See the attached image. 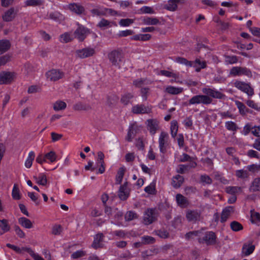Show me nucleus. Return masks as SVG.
<instances>
[{
	"mask_svg": "<svg viewBox=\"0 0 260 260\" xmlns=\"http://www.w3.org/2000/svg\"><path fill=\"white\" fill-rule=\"evenodd\" d=\"M185 0H169L164 6L165 9L170 11H175L177 10L179 4H183Z\"/></svg>",
	"mask_w": 260,
	"mask_h": 260,
	"instance_id": "nucleus-12",
	"label": "nucleus"
},
{
	"mask_svg": "<svg viewBox=\"0 0 260 260\" xmlns=\"http://www.w3.org/2000/svg\"><path fill=\"white\" fill-rule=\"evenodd\" d=\"M67 7L71 11L78 15L84 14L85 11L84 7L79 3H71Z\"/></svg>",
	"mask_w": 260,
	"mask_h": 260,
	"instance_id": "nucleus-10",
	"label": "nucleus"
},
{
	"mask_svg": "<svg viewBox=\"0 0 260 260\" xmlns=\"http://www.w3.org/2000/svg\"><path fill=\"white\" fill-rule=\"evenodd\" d=\"M234 86L241 91L246 93L249 96L254 94V90L251 87L250 83L243 81L236 80L233 83Z\"/></svg>",
	"mask_w": 260,
	"mask_h": 260,
	"instance_id": "nucleus-4",
	"label": "nucleus"
},
{
	"mask_svg": "<svg viewBox=\"0 0 260 260\" xmlns=\"http://www.w3.org/2000/svg\"><path fill=\"white\" fill-rule=\"evenodd\" d=\"M113 25H116L113 22L110 21L105 18H102L97 24V26L103 29H106L111 27Z\"/></svg>",
	"mask_w": 260,
	"mask_h": 260,
	"instance_id": "nucleus-26",
	"label": "nucleus"
},
{
	"mask_svg": "<svg viewBox=\"0 0 260 260\" xmlns=\"http://www.w3.org/2000/svg\"><path fill=\"white\" fill-rule=\"evenodd\" d=\"M255 248L254 245L251 244H244L242 247V253L245 256L251 254Z\"/></svg>",
	"mask_w": 260,
	"mask_h": 260,
	"instance_id": "nucleus-28",
	"label": "nucleus"
},
{
	"mask_svg": "<svg viewBox=\"0 0 260 260\" xmlns=\"http://www.w3.org/2000/svg\"><path fill=\"white\" fill-rule=\"evenodd\" d=\"M45 157L49 160L51 162H53L56 161L57 155L54 151H51L45 155Z\"/></svg>",
	"mask_w": 260,
	"mask_h": 260,
	"instance_id": "nucleus-51",
	"label": "nucleus"
},
{
	"mask_svg": "<svg viewBox=\"0 0 260 260\" xmlns=\"http://www.w3.org/2000/svg\"><path fill=\"white\" fill-rule=\"evenodd\" d=\"M183 89L181 87H176L172 86H169L166 88V91L172 94H178L181 93Z\"/></svg>",
	"mask_w": 260,
	"mask_h": 260,
	"instance_id": "nucleus-33",
	"label": "nucleus"
},
{
	"mask_svg": "<svg viewBox=\"0 0 260 260\" xmlns=\"http://www.w3.org/2000/svg\"><path fill=\"white\" fill-rule=\"evenodd\" d=\"M134 22V20L132 19H121L119 22V24L122 26H128Z\"/></svg>",
	"mask_w": 260,
	"mask_h": 260,
	"instance_id": "nucleus-53",
	"label": "nucleus"
},
{
	"mask_svg": "<svg viewBox=\"0 0 260 260\" xmlns=\"http://www.w3.org/2000/svg\"><path fill=\"white\" fill-rule=\"evenodd\" d=\"M205 95H197L192 96L188 101L189 105L202 104L209 105L212 103V99L210 98L222 99L224 94L220 92L210 88H204L202 89Z\"/></svg>",
	"mask_w": 260,
	"mask_h": 260,
	"instance_id": "nucleus-1",
	"label": "nucleus"
},
{
	"mask_svg": "<svg viewBox=\"0 0 260 260\" xmlns=\"http://www.w3.org/2000/svg\"><path fill=\"white\" fill-rule=\"evenodd\" d=\"M104 237V235L102 233L96 234L94 238L93 242L91 245L92 247L95 249L100 247V242L103 241Z\"/></svg>",
	"mask_w": 260,
	"mask_h": 260,
	"instance_id": "nucleus-24",
	"label": "nucleus"
},
{
	"mask_svg": "<svg viewBox=\"0 0 260 260\" xmlns=\"http://www.w3.org/2000/svg\"><path fill=\"white\" fill-rule=\"evenodd\" d=\"M124 174V169L123 168L119 169L116 178V182L117 184H120L122 182Z\"/></svg>",
	"mask_w": 260,
	"mask_h": 260,
	"instance_id": "nucleus-50",
	"label": "nucleus"
},
{
	"mask_svg": "<svg viewBox=\"0 0 260 260\" xmlns=\"http://www.w3.org/2000/svg\"><path fill=\"white\" fill-rule=\"evenodd\" d=\"M14 74L10 72L3 71L0 73V83L9 84L11 82L14 77Z\"/></svg>",
	"mask_w": 260,
	"mask_h": 260,
	"instance_id": "nucleus-14",
	"label": "nucleus"
},
{
	"mask_svg": "<svg viewBox=\"0 0 260 260\" xmlns=\"http://www.w3.org/2000/svg\"><path fill=\"white\" fill-rule=\"evenodd\" d=\"M73 108L76 111H87L90 110L91 107L89 105L84 104L81 102H78L73 106Z\"/></svg>",
	"mask_w": 260,
	"mask_h": 260,
	"instance_id": "nucleus-32",
	"label": "nucleus"
},
{
	"mask_svg": "<svg viewBox=\"0 0 260 260\" xmlns=\"http://www.w3.org/2000/svg\"><path fill=\"white\" fill-rule=\"evenodd\" d=\"M140 11L141 13L143 14H154L155 11L153 9L148 6H143L140 9Z\"/></svg>",
	"mask_w": 260,
	"mask_h": 260,
	"instance_id": "nucleus-56",
	"label": "nucleus"
},
{
	"mask_svg": "<svg viewBox=\"0 0 260 260\" xmlns=\"http://www.w3.org/2000/svg\"><path fill=\"white\" fill-rule=\"evenodd\" d=\"M11 229L8 220L6 219H0V235L8 232Z\"/></svg>",
	"mask_w": 260,
	"mask_h": 260,
	"instance_id": "nucleus-20",
	"label": "nucleus"
},
{
	"mask_svg": "<svg viewBox=\"0 0 260 260\" xmlns=\"http://www.w3.org/2000/svg\"><path fill=\"white\" fill-rule=\"evenodd\" d=\"M154 233H155V235H157L158 236L161 238H167L169 237V234L167 232V231L164 229L155 231Z\"/></svg>",
	"mask_w": 260,
	"mask_h": 260,
	"instance_id": "nucleus-52",
	"label": "nucleus"
},
{
	"mask_svg": "<svg viewBox=\"0 0 260 260\" xmlns=\"http://www.w3.org/2000/svg\"><path fill=\"white\" fill-rule=\"evenodd\" d=\"M231 229L235 232H238L243 229L242 225L236 221H232L230 224Z\"/></svg>",
	"mask_w": 260,
	"mask_h": 260,
	"instance_id": "nucleus-48",
	"label": "nucleus"
},
{
	"mask_svg": "<svg viewBox=\"0 0 260 260\" xmlns=\"http://www.w3.org/2000/svg\"><path fill=\"white\" fill-rule=\"evenodd\" d=\"M196 166V163H192L191 166L185 165H179L178 166L177 172L178 173L184 174L185 172L188 170L190 167H195Z\"/></svg>",
	"mask_w": 260,
	"mask_h": 260,
	"instance_id": "nucleus-37",
	"label": "nucleus"
},
{
	"mask_svg": "<svg viewBox=\"0 0 260 260\" xmlns=\"http://www.w3.org/2000/svg\"><path fill=\"white\" fill-rule=\"evenodd\" d=\"M12 196L13 198L15 200H19L21 198L19 189L18 188V185L16 184L14 185L12 192Z\"/></svg>",
	"mask_w": 260,
	"mask_h": 260,
	"instance_id": "nucleus-47",
	"label": "nucleus"
},
{
	"mask_svg": "<svg viewBox=\"0 0 260 260\" xmlns=\"http://www.w3.org/2000/svg\"><path fill=\"white\" fill-rule=\"evenodd\" d=\"M148 129L152 135H154L159 128V122L156 119H148L147 120Z\"/></svg>",
	"mask_w": 260,
	"mask_h": 260,
	"instance_id": "nucleus-15",
	"label": "nucleus"
},
{
	"mask_svg": "<svg viewBox=\"0 0 260 260\" xmlns=\"http://www.w3.org/2000/svg\"><path fill=\"white\" fill-rule=\"evenodd\" d=\"M11 44L7 40H0V54H2L8 51L10 48Z\"/></svg>",
	"mask_w": 260,
	"mask_h": 260,
	"instance_id": "nucleus-30",
	"label": "nucleus"
},
{
	"mask_svg": "<svg viewBox=\"0 0 260 260\" xmlns=\"http://www.w3.org/2000/svg\"><path fill=\"white\" fill-rule=\"evenodd\" d=\"M157 216V214L155 209H148L144 214V223L146 225L152 223L156 220Z\"/></svg>",
	"mask_w": 260,
	"mask_h": 260,
	"instance_id": "nucleus-7",
	"label": "nucleus"
},
{
	"mask_svg": "<svg viewBox=\"0 0 260 260\" xmlns=\"http://www.w3.org/2000/svg\"><path fill=\"white\" fill-rule=\"evenodd\" d=\"M243 188L239 186H227L225 188V191L230 194L236 196V194L241 193Z\"/></svg>",
	"mask_w": 260,
	"mask_h": 260,
	"instance_id": "nucleus-23",
	"label": "nucleus"
},
{
	"mask_svg": "<svg viewBox=\"0 0 260 260\" xmlns=\"http://www.w3.org/2000/svg\"><path fill=\"white\" fill-rule=\"evenodd\" d=\"M141 20L143 24L148 25H155L160 23L159 19L155 17L145 16Z\"/></svg>",
	"mask_w": 260,
	"mask_h": 260,
	"instance_id": "nucleus-19",
	"label": "nucleus"
},
{
	"mask_svg": "<svg viewBox=\"0 0 260 260\" xmlns=\"http://www.w3.org/2000/svg\"><path fill=\"white\" fill-rule=\"evenodd\" d=\"M94 53V50L90 48H85L82 49L76 50V54L78 57L84 58L92 56Z\"/></svg>",
	"mask_w": 260,
	"mask_h": 260,
	"instance_id": "nucleus-11",
	"label": "nucleus"
},
{
	"mask_svg": "<svg viewBox=\"0 0 260 260\" xmlns=\"http://www.w3.org/2000/svg\"><path fill=\"white\" fill-rule=\"evenodd\" d=\"M183 124L186 128H192V120L191 117L186 118L183 121Z\"/></svg>",
	"mask_w": 260,
	"mask_h": 260,
	"instance_id": "nucleus-58",
	"label": "nucleus"
},
{
	"mask_svg": "<svg viewBox=\"0 0 260 260\" xmlns=\"http://www.w3.org/2000/svg\"><path fill=\"white\" fill-rule=\"evenodd\" d=\"M78 28L73 34L75 38L77 39L80 41H83L89 34V30L84 26L78 24Z\"/></svg>",
	"mask_w": 260,
	"mask_h": 260,
	"instance_id": "nucleus-8",
	"label": "nucleus"
},
{
	"mask_svg": "<svg viewBox=\"0 0 260 260\" xmlns=\"http://www.w3.org/2000/svg\"><path fill=\"white\" fill-rule=\"evenodd\" d=\"M178 126L177 121H172L171 123L170 129L171 135L173 138H175L178 132Z\"/></svg>",
	"mask_w": 260,
	"mask_h": 260,
	"instance_id": "nucleus-40",
	"label": "nucleus"
},
{
	"mask_svg": "<svg viewBox=\"0 0 260 260\" xmlns=\"http://www.w3.org/2000/svg\"><path fill=\"white\" fill-rule=\"evenodd\" d=\"M133 98V95L131 93H127L122 96L121 102L124 105H127L131 99Z\"/></svg>",
	"mask_w": 260,
	"mask_h": 260,
	"instance_id": "nucleus-54",
	"label": "nucleus"
},
{
	"mask_svg": "<svg viewBox=\"0 0 260 260\" xmlns=\"http://www.w3.org/2000/svg\"><path fill=\"white\" fill-rule=\"evenodd\" d=\"M73 38V35L68 32L64 33L60 37V41L62 43H68L71 41Z\"/></svg>",
	"mask_w": 260,
	"mask_h": 260,
	"instance_id": "nucleus-46",
	"label": "nucleus"
},
{
	"mask_svg": "<svg viewBox=\"0 0 260 260\" xmlns=\"http://www.w3.org/2000/svg\"><path fill=\"white\" fill-rule=\"evenodd\" d=\"M183 177L179 175H177L173 178L172 185L174 187L178 188L181 186V184L183 182Z\"/></svg>",
	"mask_w": 260,
	"mask_h": 260,
	"instance_id": "nucleus-27",
	"label": "nucleus"
},
{
	"mask_svg": "<svg viewBox=\"0 0 260 260\" xmlns=\"http://www.w3.org/2000/svg\"><path fill=\"white\" fill-rule=\"evenodd\" d=\"M86 251L83 250H78L72 254L71 257L73 259H77L86 255Z\"/></svg>",
	"mask_w": 260,
	"mask_h": 260,
	"instance_id": "nucleus-55",
	"label": "nucleus"
},
{
	"mask_svg": "<svg viewBox=\"0 0 260 260\" xmlns=\"http://www.w3.org/2000/svg\"><path fill=\"white\" fill-rule=\"evenodd\" d=\"M201 234H202V230L189 232L185 234V238L187 240L192 239L194 237H198L199 238L201 236Z\"/></svg>",
	"mask_w": 260,
	"mask_h": 260,
	"instance_id": "nucleus-35",
	"label": "nucleus"
},
{
	"mask_svg": "<svg viewBox=\"0 0 260 260\" xmlns=\"http://www.w3.org/2000/svg\"><path fill=\"white\" fill-rule=\"evenodd\" d=\"M158 145L160 152L165 154L170 148V138L168 133L161 132L158 138Z\"/></svg>",
	"mask_w": 260,
	"mask_h": 260,
	"instance_id": "nucleus-2",
	"label": "nucleus"
},
{
	"mask_svg": "<svg viewBox=\"0 0 260 260\" xmlns=\"http://www.w3.org/2000/svg\"><path fill=\"white\" fill-rule=\"evenodd\" d=\"M236 176L241 179H245L248 177L249 173L247 170H238L235 172Z\"/></svg>",
	"mask_w": 260,
	"mask_h": 260,
	"instance_id": "nucleus-41",
	"label": "nucleus"
},
{
	"mask_svg": "<svg viewBox=\"0 0 260 260\" xmlns=\"http://www.w3.org/2000/svg\"><path fill=\"white\" fill-rule=\"evenodd\" d=\"M186 217L188 221L196 222L201 219V213L197 210H188L186 213Z\"/></svg>",
	"mask_w": 260,
	"mask_h": 260,
	"instance_id": "nucleus-13",
	"label": "nucleus"
},
{
	"mask_svg": "<svg viewBox=\"0 0 260 260\" xmlns=\"http://www.w3.org/2000/svg\"><path fill=\"white\" fill-rule=\"evenodd\" d=\"M201 181L202 183L210 184L212 183V179L207 175H203L201 176Z\"/></svg>",
	"mask_w": 260,
	"mask_h": 260,
	"instance_id": "nucleus-60",
	"label": "nucleus"
},
{
	"mask_svg": "<svg viewBox=\"0 0 260 260\" xmlns=\"http://www.w3.org/2000/svg\"><path fill=\"white\" fill-rule=\"evenodd\" d=\"M176 62L183 64L186 65L187 67H192L193 66V63L192 61H188L186 58L181 57H177L175 59Z\"/></svg>",
	"mask_w": 260,
	"mask_h": 260,
	"instance_id": "nucleus-42",
	"label": "nucleus"
},
{
	"mask_svg": "<svg viewBox=\"0 0 260 260\" xmlns=\"http://www.w3.org/2000/svg\"><path fill=\"white\" fill-rule=\"evenodd\" d=\"M251 221L253 223H256L260 221V214L255 212L251 213Z\"/></svg>",
	"mask_w": 260,
	"mask_h": 260,
	"instance_id": "nucleus-62",
	"label": "nucleus"
},
{
	"mask_svg": "<svg viewBox=\"0 0 260 260\" xmlns=\"http://www.w3.org/2000/svg\"><path fill=\"white\" fill-rule=\"evenodd\" d=\"M104 10V7L98 6L95 8L90 10V12L92 16L101 17L105 16Z\"/></svg>",
	"mask_w": 260,
	"mask_h": 260,
	"instance_id": "nucleus-21",
	"label": "nucleus"
},
{
	"mask_svg": "<svg viewBox=\"0 0 260 260\" xmlns=\"http://www.w3.org/2000/svg\"><path fill=\"white\" fill-rule=\"evenodd\" d=\"M251 133L255 137H260V125L251 127Z\"/></svg>",
	"mask_w": 260,
	"mask_h": 260,
	"instance_id": "nucleus-64",
	"label": "nucleus"
},
{
	"mask_svg": "<svg viewBox=\"0 0 260 260\" xmlns=\"http://www.w3.org/2000/svg\"><path fill=\"white\" fill-rule=\"evenodd\" d=\"M35 154L34 151H30L27 158L25 162V166L27 168H30L31 167L32 161L34 160Z\"/></svg>",
	"mask_w": 260,
	"mask_h": 260,
	"instance_id": "nucleus-38",
	"label": "nucleus"
},
{
	"mask_svg": "<svg viewBox=\"0 0 260 260\" xmlns=\"http://www.w3.org/2000/svg\"><path fill=\"white\" fill-rule=\"evenodd\" d=\"M151 109L144 105H137L133 107L132 111L137 114H147L150 113Z\"/></svg>",
	"mask_w": 260,
	"mask_h": 260,
	"instance_id": "nucleus-17",
	"label": "nucleus"
},
{
	"mask_svg": "<svg viewBox=\"0 0 260 260\" xmlns=\"http://www.w3.org/2000/svg\"><path fill=\"white\" fill-rule=\"evenodd\" d=\"M64 75L62 72L60 70L52 69L46 73L48 79L52 81H56L62 78Z\"/></svg>",
	"mask_w": 260,
	"mask_h": 260,
	"instance_id": "nucleus-9",
	"label": "nucleus"
},
{
	"mask_svg": "<svg viewBox=\"0 0 260 260\" xmlns=\"http://www.w3.org/2000/svg\"><path fill=\"white\" fill-rule=\"evenodd\" d=\"M34 178L36 179V182L39 185L45 186L47 184V177L46 175L43 174H40L38 177H34Z\"/></svg>",
	"mask_w": 260,
	"mask_h": 260,
	"instance_id": "nucleus-36",
	"label": "nucleus"
},
{
	"mask_svg": "<svg viewBox=\"0 0 260 260\" xmlns=\"http://www.w3.org/2000/svg\"><path fill=\"white\" fill-rule=\"evenodd\" d=\"M126 221H131L138 218V214L132 211H129L126 213L124 216Z\"/></svg>",
	"mask_w": 260,
	"mask_h": 260,
	"instance_id": "nucleus-43",
	"label": "nucleus"
},
{
	"mask_svg": "<svg viewBox=\"0 0 260 260\" xmlns=\"http://www.w3.org/2000/svg\"><path fill=\"white\" fill-rule=\"evenodd\" d=\"M249 190L252 192L260 191V177L256 178L253 180Z\"/></svg>",
	"mask_w": 260,
	"mask_h": 260,
	"instance_id": "nucleus-29",
	"label": "nucleus"
},
{
	"mask_svg": "<svg viewBox=\"0 0 260 260\" xmlns=\"http://www.w3.org/2000/svg\"><path fill=\"white\" fill-rule=\"evenodd\" d=\"M43 0H26L25 2V6L31 7L41 6L43 4Z\"/></svg>",
	"mask_w": 260,
	"mask_h": 260,
	"instance_id": "nucleus-44",
	"label": "nucleus"
},
{
	"mask_svg": "<svg viewBox=\"0 0 260 260\" xmlns=\"http://www.w3.org/2000/svg\"><path fill=\"white\" fill-rule=\"evenodd\" d=\"M230 75L233 77L246 76L248 77H252L251 71L246 67H234L230 72Z\"/></svg>",
	"mask_w": 260,
	"mask_h": 260,
	"instance_id": "nucleus-6",
	"label": "nucleus"
},
{
	"mask_svg": "<svg viewBox=\"0 0 260 260\" xmlns=\"http://www.w3.org/2000/svg\"><path fill=\"white\" fill-rule=\"evenodd\" d=\"M113 212V214L112 216L115 218V219L120 220L122 219L123 214L117 208H114Z\"/></svg>",
	"mask_w": 260,
	"mask_h": 260,
	"instance_id": "nucleus-57",
	"label": "nucleus"
},
{
	"mask_svg": "<svg viewBox=\"0 0 260 260\" xmlns=\"http://www.w3.org/2000/svg\"><path fill=\"white\" fill-rule=\"evenodd\" d=\"M62 227L60 225H55L52 228V233L55 235H59L62 232Z\"/></svg>",
	"mask_w": 260,
	"mask_h": 260,
	"instance_id": "nucleus-61",
	"label": "nucleus"
},
{
	"mask_svg": "<svg viewBox=\"0 0 260 260\" xmlns=\"http://www.w3.org/2000/svg\"><path fill=\"white\" fill-rule=\"evenodd\" d=\"M15 17V10L14 8H11L6 11L2 16L3 20L6 22L11 21Z\"/></svg>",
	"mask_w": 260,
	"mask_h": 260,
	"instance_id": "nucleus-18",
	"label": "nucleus"
},
{
	"mask_svg": "<svg viewBox=\"0 0 260 260\" xmlns=\"http://www.w3.org/2000/svg\"><path fill=\"white\" fill-rule=\"evenodd\" d=\"M67 107L65 102L61 101H56L53 105V109L56 111H59L64 109Z\"/></svg>",
	"mask_w": 260,
	"mask_h": 260,
	"instance_id": "nucleus-39",
	"label": "nucleus"
},
{
	"mask_svg": "<svg viewBox=\"0 0 260 260\" xmlns=\"http://www.w3.org/2000/svg\"><path fill=\"white\" fill-rule=\"evenodd\" d=\"M60 16L59 13L57 12H51L47 15V18L53 20H58Z\"/></svg>",
	"mask_w": 260,
	"mask_h": 260,
	"instance_id": "nucleus-59",
	"label": "nucleus"
},
{
	"mask_svg": "<svg viewBox=\"0 0 260 260\" xmlns=\"http://www.w3.org/2000/svg\"><path fill=\"white\" fill-rule=\"evenodd\" d=\"M18 222L21 226L26 229H30L32 227L31 221L25 217L19 218L18 219Z\"/></svg>",
	"mask_w": 260,
	"mask_h": 260,
	"instance_id": "nucleus-31",
	"label": "nucleus"
},
{
	"mask_svg": "<svg viewBox=\"0 0 260 260\" xmlns=\"http://www.w3.org/2000/svg\"><path fill=\"white\" fill-rule=\"evenodd\" d=\"M176 200L178 205L181 207H185L188 204L187 198L180 193L176 194Z\"/></svg>",
	"mask_w": 260,
	"mask_h": 260,
	"instance_id": "nucleus-22",
	"label": "nucleus"
},
{
	"mask_svg": "<svg viewBox=\"0 0 260 260\" xmlns=\"http://www.w3.org/2000/svg\"><path fill=\"white\" fill-rule=\"evenodd\" d=\"M155 241V239L151 236H144L141 237V242L144 244H153Z\"/></svg>",
	"mask_w": 260,
	"mask_h": 260,
	"instance_id": "nucleus-49",
	"label": "nucleus"
},
{
	"mask_svg": "<svg viewBox=\"0 0 260 260\" xmlns=\"http://www.w3.org/2000/svg\"><path fill=\"white\" fill-rule=\"evenodd\" d=\"M193 63V67L196 68V71L198 72H200L201 69H204L206 67V62L201 61L199 59H196Z\"/></svg>",
	"mask_w": 260,
	"mask_h": 260,
	"instance_id": "nucleus-34",
	"label": "nucleus"
},
{
	"mask_svg": "<svg viewBox=\"0 0 260 260\" xmlns=\"http://www.w3.org/2000/svg\"><path fill=\"white\" fill-rule=\"evenodd\" d=\"M108 57L112 65L120 67L124 59V55L121 50H114L111 52Z\"/></svg>",
	"mask_w": 260,
	"mask_h": 260,
	"instance_id": "nucleus-3",
	"label": "nucleus"
},
{
	"mask_svg": "<svg viewBox=\"0 0 260 260\" xmlns=\"http://www.w3.org/2000/svg\"><path fill=\"white\" fill-rule=\"evenodd\" d=\"M129 189L127 187V182H125L120 186L118 191V197L121 200H125L128 197Z\"/></svg>",
	"mask_w": 260,
	"mask_h": 260,
	"instance_id": "nucleus-16",
	"label": "nucleus"
},
{
	"mask_svg": "<svg viewBox=\"0 0 260 260\" xmlns=\"http://www.w3.org/2000/svg\"><path fill=\"white\" fill-rule=\"evenodd\" d=\"M225 126L227 129L233 132H236L238 129L236 123L231 121L226 122L225 123Z\"/></svg>",
	"mask_w": 260,
	"mask_h": 260,
	"instance_id": "nucleus-45",
	"label": "nucleus"
},
{
	"mask_svg": "<svg viewBox=\"0 0 260 260\" xmlns=\"http://www.w3.org/2000/svg\"><path fill=\"white\" fill-rule=\"evenodd\" d=\"M234 212V208L232 206L226 207L223 211L221 215V222H225L231 212Z\"/></svg>",
	"mask_w": 260,
	"mask_h": 260,
	"instance_id": "nucleus-25",
	"label": "nucleus"
},
{
	"mask_svg": "<svg viewBox=\"0 0 260 260\" xmlns=\"http://www.w3.org/2000/svg\"><path fill=\"white\" fill-rule=\"evenodd\" d=\"M40 90V88L38 86L31 85L28 87L27 92L30 94L35 93L39 92Z\"/></svg>",
	"mask_w": 260,
	"mask_h": 260,
	"instance_id": "nucleus-63",
	"label": "nucleus"
},
{
	"mask_svg": "<svg viewBox=\"0 0 260 260\" xmlns=\"http://www.w3.org/2000/svg\"><path fill=\"white\" fill-rule=\"evenodd\" d=\"M200 243H206L207 245H213L216 242V236L213 232H207L205 233L202 231L201 236L198 238Z\"/></svg>",
	"mask_w": 260,
	"mask_h": 260,
	"instance_id": "nucleus-5",
	"label": "nucleus"
}]
</instances>
